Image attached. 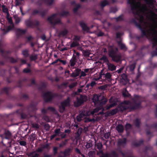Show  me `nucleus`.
Returning a JSON list of instances; mask_svg holds the SVG:
<instances>
[{
    "label": "nucleus",
    "instance_id": "obj_1",
    "mask_svg": "<svg viewBox=\"0 0 157 157\" xmlns=\"http://www.w3.org/2000/svg\"><path fill=\"white\" fill-rule=\"evenodd\" d=\"M140 96L135 95L133 98H132L133 101V102L134 105H130L129 106L127 105H121L120 106L121 109L122 111H125L130 109L131 110H135L140 109L141 107V101L140 100Z\"/></svg>",
    "mask_w": 157,
    "mask_h": 157
},
{
    "label": "nucleus",
    "instance_id": "obj_2",
    "mask_svg": "<svg viewBox=\"0 0 157 157\" xmlns=\"http://www.w3.org/2000/svg\"><path fill=\"white\" fill-rule=\"evenodd\" d=\"M118 50L117 48L113 46H110L108 48L109 56L111 57L112 60L116 62L121 61V56L118 53Z\"/></svg>",
    "mask_w": 157,
    "mask_h": 157
},
{
    "label": "nucleus",
    "instance_id": "obj_3",
    "mask_svg": "<svg viewBox=\"0 0 157 157\" xmlns=\"http://www.w3.org/2000/svg\"><path fill=\"white\" fill-rule=\"evenodd\" d=\"M43 97L45 101L48 102L51 101L53 99L59 97V95L57 93H52L51 92L48 91L44 93Z\"/></svg>",
    "mask_w": 157,
    "mask_h": 157
},
{
    "label": "nucleus",
    "instance_id": "obj_4",
    "mask_svg": "<svg viewBox=\"0 0 157 157\" xmlns=\"http://www.w3.org/2000/svg\"><path fill=\"white\" fill-rule=\"evenodd\" d=\"M77 101L74 102V106L76 107H78L82 105L87 100V97L85 95L80 94V97L76 98Z\"/></svg>",
    "mask_w": 157,
    "mask_h": 157
},
{
    "label": "nucleus",
    "instance_id": "obj_5",
    "mask_svg": "<svg viewBox=\"0 0 157 157\" xmlns=\"http://www.w3.org/2000/svg\"><path fill=\"white\" fill-rule=\"evenodd\" d=\"M25 23L27 27L29 28H33V27H38L40 26L39 21L36 20H35L33 21H32L31 20V17L29 19L25 20Z\"/></svg>",
    "mask_w": 157,
    "mask_h": 157
},
{
    "label": "nucleus",
    "instance_id": "obj_6",
    "mask_svg": "<svg viewBox=\"0 0 157 157\" xmlns=\"http://www.w3.org/2000/svg\"><path fill=\"white\" fill-rule=\"evenodd\" d=\"M70 98L68 97L67 99L61 102L60 105L59 107V111L60 113H63L65 110L66 107L70 105Z\"/></svg>",
    "mask_w": 157,
    "mask_h": 157
},
{
    "label": "nucleus",
    "instance_id": "obj_7",
    "mask_svg": "<svg viewBox=\"0 0 157 157\" xmlns=\"http://www.w3.org/2000/svg\"><path fill=\"white\" fill-rule=\"evenodd\" d=\"M127 3L130 5L131 9L132 12V13L134 15H138V11L135 12L134 10H136L138 6L137 3L136 2L135 0H127Z\"/></svg>",
    "mask_w": 157,
    "mask_h": 157
},
{
    "label": "nucleus",
    "instance_id": "obj_8",
    "mask_svg": "<svg viewBox=\"0 0 157 157\" xmlns=\"http://www.w3.org/2000/svg\"><path fill=\"white\" fill-rule=\"evenodd\" d=\"M56 16V14L54 13L48 18L47 20L51 25H55L57 24H61V20L60 19L54 21V18Z\"/></svg>",
    "mask_w": 157,
    "mask_h": 157
},
{
    "label": "nucleus",
    "instance_id": "obj_9",
    "mask_svg": "<svg viewBox=\"0 0 157 157\" xmlns=\"http://www.w3.org/2000/svg\"><path fill=\"white\" fill-rule=\"evenodd\" d=\"M54 2V0H38L35 4L39 6H41L43 3L50 6L52 5Z\"/></svg>",
    "mask_w": 157,
    "mask_h": 157
},
{
    "label": "nucleus",
    "instance_id": "obj_10",
    "mask_svg": "<svg viewBox=\"0 0 157 157\" xmlns=\"http://www.w3.org/2000/svg\"><path fill=\"white\" fill-rule=\"evenodd\" d=\"M48 11V10L46 9L43 10L41 11H39L37 10H33L31 15L32 16L38 14H39L43 17L45 16Z\"/></svg>",
    "mask_w": 157,
    "mask_h": 157
},
{
    "label": "nucleus",
    "instance_id": "obj_11",
    "mask_svg": "<svg viewBox=\"0 0 157 157\" xmlns=\"http://www.w3.org/2000/svg\"><path fill=\"white\" fill-rule=\"evenodd\" d=\"M72 149L70 148H67L65 149L63 151H61V153H63L64 155L63 156L59 155V157H66L67 156H69L70 154L72 152Z\"/></svg>",
    "mask_w": 157,
    "mask_h": 157
},
{
    "label": "nucleus",
    "instance_id": "obj_12",
    "mask_svg": "<svg viewBox=\"0 0 157 157\" xmlns=\"http://www.w3.org/2000/svg\"><path fill=\"white\" fill-rule=\"evenodd\" d=\"M121 40H120V41L118 42V45L119 47L121 50L124 52H125L127 50L128 48L122 42Z\"/></svg>",
    "mask_w": 157,
    "mask_h": 157
},
{
    "label": "nucleus",
    "instance_id": "obj_13",
    "mask_svg": "<svg viewBox=\"0 0 157 157\" xmlns=\"http://www.w3.org/2000/svg\"><path fill=\"white\" fill-rule=\"evenodd\" d=\"M126 138H124L123 139H119L117 140V144L119 146H124L126 144Z\"/></svg>",
    "mask_w": 157,
    "mask_h": 157
},
{
    "label": "nucleus",
    "instance_id": "obj_14",
    "mask_svg": "<svg viewBox=\"0 0 157 157\" xmlns=\"http://www.w3.org/2000/svg\"><path fill=\"white\" fill-rule=\"evenodd\" d=\"M26 31V29H22L20 28L17 29L16 31V34L17 36H20L25 34Z\"/></svg>",
    "mask_w": 157,
    "mask_h": 157
},
{
    "label": "nucleus",
    "instance_id": "obj_15",
    "mask_svg": "<svg viewBox=\"0 0 157 157\" xmlns=\"http://www.w3.org/2000/svg\"><path fill=\"white\" fill-rule=\"evenodd\" d=\"M26 109L30 112L34 111L36 109V105L33 103H31L27 107Z\"/></svg>",
    "mask_w": 157,
    "mask_h": 157
},
{
    "label": "nucleus",
    "instance_id": "obj_16",
    "mask_svg": "<svg viewBox=\"0 0 157 157\" xmlns=\"http://www.w3.org/2000/svg\"><path fill=\"white\" fill-rule=\"evenodd\" d=\"M106 64L107 66L108 69L109 71H113L116 70V67L114 64H112L110 63H108Z\"/></svg>",
    "mask_w": 157,
    "mask_h": 157
},
{
    "label": "nucleus",
    "instance_id": "obj_17",
    "mask_svg": "<svg viewBox=\"0 0 157 157\" xmlns=\"http://www.w3.org/2000/svg\"><path fill=\"white\" fill-rule=\"evenodd\" d=\"M18 105L21 107V110L22 111V113H21V119H24L26 117V115L23 113V112L24 109V107L23 106V104H19Z\"/></svg>",
    "mask_w": 157,
    "mask_h": 157
},
{
    "label": "nucleus",
    "instance_id": "obj_18",
    "mask_svg": "<svg viewBox=\"0 0 157 157\" xmlns=\"http://www.w3.org/2000/svg\"><path fill=\"white\" fill-rule=\"evenodd\" d=\"M10 88L7 87H5L2 88L0 91V94H2L5 93L6 95H9Z\"/></svg>",
    "mask_w": 157,
    "mask_h": 157
},
{
    "label": "nucleus",
    "instance_id": "obj_19",
    "mask_svg": "<svg viewBox=\"0 0 157 157\" xmlns=\"http://www.w3.org/2000/svg\"><path fill=\"white\" fill-rule=\"evenodd\" d=\"M92 100L95 105L98 104L99 102V96L97 94H95L94 95Z\"/></svg>",
    "mask_w": 157,
    "mask_h": 157
},
{
    "label": "nucleus",
    "instance_id": "obj_20",
    "mask_svg": "<svg viewBox=\"0 0 157 157\" xmlns=\"http://www.w3.org/2000/svg\"><path fill=\"white\" fill-rule=\"evenodd\" d=\"M116 129L119 133H122L124 130L123 126L121 124H118L116 127Z\"/></svg>",
    "mask_w": 157,
    "mask_h": 157
},
{
    "label": "nucleus",
    "instance_id": "obj_21",
    "mask_svg": "<svg viewBox=\"0 0 157 157\" xmlns=\"http://www.w3.org/2000/svg\"><path fill=\"white\" fill-rule=\"evenodd\" d=\"M80 25L82 27V29L83 31H88L89 30V28L83 22H80Z\"/></svg>",
    "mask_w": 157,
    "mask_h": 157
},
{
    "label": "nucleus",
    "instance_id": "obj_22",
    "mask_svg": "<svg viewBox=\"0 0 157 157\" xmlns=\"http://www.w3.org/2000/svg\"><path fill=\"white\" fill-rule=\"evenodd\" d=\"M27 80V79L26 78H24L22 79H19L17 83V86L19 88H21L22 86V83L26 82Z\"/></svg>",
    "mask_w": 157,
    "mask_h": 157
},
{
    "label": "nucleus",
    "instance_id": "obj_23",
    "mask_svg": "<svg viewBox=\"0 0 157 157\" xmlns=\"http://www.w3.org/2000/svg\"><path fill=\"white\" fill-rule=\"evenodd\" d=\"M68 33V31L67 29H64L63 30L60 31L59 35V36H66Z\"/></svg>",
    "mask_w": 157,
    "mask_h": 157
},
{
    "label": "nucleus",
    "instance_id": "obj_24",
    "mask_svg": "<svg viewBox=\"0 0 157 157\" xmlns=\"http://www.w3.org/2000/svg\"><path fill=\"white\" fill-rule=\"evenodd\" d=\"M133 122L136 127L137 128L140 127L141 123L140 119L136 118L133 121Z\"/></svg>",
    "mask_w": 157,
    "mask_h": 157
},
{
    "label": "nucleus",
    "instance_id": "obj_25",
    "mask_svg": "<svg viewBox=\"0 0 157 157\" xmlns=\"http://www.w3.org/2000/svg\"><path fill=\"white\" fill-rule=\"evenodd\" d=\"M109 3L107 0H104L101 2L100 6L103 8L105 6L109 5Z\"/></svg>",
    "mask_w": 157,
    "mask_h": 157
},
{
    "label": "nucleus",
    "instance_id": "obj_26",
    "mask_svg": "<svg viewBox=\"0 0 157 157\" xmlns=\"http://www.w3.org/2000/svg\"><path fill=\"white\" fill-rule=\"evenodd\" d=\"M122 95L124 98H130L131 97V94L128 93L126 89H125L124 91H123Z\"/></svg>",
    "mask_w": 157,
    "mask_h": 157
},
{
    "label": "nucleus",
    "instance_id": "obj_27",
    "mask_svg": "<svg viewBox=\"0 0 157 157\" xmlns=\"http://www.w3.org/2000/svg\"><path fill=\"white\" fill-rule=\"evenodd\" d=\"M74 41L72 42L70 45L71 48H72L78 46L79 45V42L77 41V40H74Z\"/></svg>",
    "mask_w": 157,
    "mask_h": 157
},
{
    "label": "nucleus",
    "instance_id": "obj_28",
    "mask_svg": "<svg viewBox=\"0 0 157 157\" xmlns=\"http://www.w3.org/2000/svg\"><path fill=\"white\" fill-rule=\"evenodd\" d=\"M22 54L25 58H27L29 56V51L28 50L25 49L22 51Z\"/></svg>",
    "mask_w": 157,
    "mask_h": 157
},
{
    "label": "nucleus",
    "instance_id": "obj_29",
    "mask_svg": "<svg viewBox=\"0 0 157 157\" xmlns=\"http://www.w3.org/2000/svg\"><path fill=\"white\" fill-rule=\"evenodd\" d=\"M130 22L131 23L135 25L136 26L138 27L139 25H141L140 23H138L136 20L134 18H132L131 19L130 21Z\"/></svg>",
    "mask_w": 157,
    "mask_h": 157
},
{
    "label": "nucleus",
    "instance_id": "obj_30",
    "mask_svg": "<svg viewBox=\"0 0 157 157\" xmlns=\"http://www.w3.org/2000/svg\"><path fill=\"white\" fill-rule=\"evenodd\" d=\"M100 60H103L104 62L106 63H109V61L105 55H103L102 57L100 58Z\"/></svg>",
    "mask_w": 157,
    "mask_h": 157
},
{
    "label": "nucleus",
    "instance_id": "obj_31",
    "mask_svg": "<svg viewBox=\"0 0 157 157\" xmlns=\"http://www.w3.org/2000/svg\"><path fill=\"white\" fill-rule=\"evenodd\" d=\"M4 135L5 136V138L6 139L10 138L11 136V132L9 131H6L4 133Z\"/></svg>",
    "mask_w": 157,
    "mask_h": 157
},
{
    "label": "nucleus",
    "instance_id": "obj_32",
    "mask_svg": "<svg viewBox=\"0 0 157 157\" xmlns=\"http://www.w3.org/2000/svg\"><path fill=\"white\" fill-rule=\"evenodd\" d=\"M124 15L121 14L119 15L118 17L114 18L116 20V21L118 22L119 21H122L124 20Z\"/></svg>",
    "mask_w": 157,
    "mask_h": 157
},
{
    "label": "nucleus",
    "instance_id": "obj_33",
    "mask_svg": "<svg viewBox=\"0 0 157 157\" xmlns=\"http://www.w3.org/2000/svg\"><path fill=\"white\" fill-rule=\"evenodd\" d=\"M146 126L149 129H151L153 127L156 129L157 128V123L153 124L151 125H149L148 124H146Z\"/></svg>",
    "mask_w": 157,
    "mask_h": 157
},
{
    "label": "nucleus",
    "instance_id": "obj_34",
    "mask_svg": "<svg viewBox=\"0 0 157 157\" xmlns=\"http://www.w3.org/2000/svg\"><path fill=\"white\" fill-rule=\"evenodd\" d=\"M78 60H75L71 59L70 61V64L71 67H74L76 64Z\"/></svg>",
    "mask_w": 157,
    "mask_h": 157
},
{
    "label": "nucleus",
    "instance_id": "obj_35",
    "mask_svg": "<svg viewBox=\"0 0 157 157\" xmlns=\"http://www.w3.org/2000/svg\"><path fill=\"white\" fill-rule=\"evenodd\" d=\"M102 99L101 101H99V102L100 103L101 105H103L105 104L107 101L106 98H105L104 97L102 96Z\"/></svg>",
    "mask_w": 157,
    "mask_h": 157
},
{
    "label": "nucleus",
    "instance_id": "obj_36",
    "mask_svg": "<svg viewBox=\"0 0 157 157\" xmlns=\"http://www.w3.org/2000/svg\"><path fill=\"white\" fill-rule=\"evenodd\" d=\"M132 125L129 123H127L125 125V128L126 130L127 131H128V130L131 129L132 128Z\"/></svg>",
    "mask_w": 157,
    "mask_h": 157
},
{
    "label": "nucleus",
    "instance_id": "obj_37",
    "mask_svg": "<svg viewBox=\"0 0 157 157\" xmlns=\"http://www.w3.org/2000/svg\"><path fill=\"white\" fill-rule=\"evenodd\" d=\"M153 42L152 48L157 50V40H151Z\"/></svg>",
    "mask_w": 157,
    "mask_h": 157
},
{
    "label": "nucleus",
    "instance_id": "obj_38",
    "mask_svg": "<svg viewBox=\"0 0 157 157\" xmlns=\"http://www.w3.org/2000/svg\"><path fill=\"white\" fill-rule=\"evenodd\" d=\"M29 57L31 61H35L37 59V56L36 55H32L29 56Z\"/></svg>",
    "mask_w": 157,
    "mask_h": 157
},
{
    "label": "nucleus",
    "instance_id": "obj_39",
    "mask_svg": "<svg viewBox=\"0 0 157 157\" xmlns=\"http://www.w3.org/2000/svg\"><path fill=\"white\" fill-rule=\"evenodd\" d=\"M144 141L143 140L139 141L138 142H135L133 143V145L136 147L140 146L143 144Z\"/></svg>",
    "mask_w": 157,
    "mask_h": 157
},
{
    "label": "nucleus",
    "instance_id": "obj_40",
    "mask_svg": "<svg viewBox=\"0 0 157 157\" xmlns=\"http://www.w3.org/2000/svg\"><path fill=\"white\" fill-rule=\"evenodd\" d=\"M118 109L117 108H116L114 109H112L110 113V114L111 115H113L116 114L118 112Z\"/></svg>",
    "mask_w": 157,
    "mask_h": 157
},
{
    "label": "nucleus",
    "instance_id": "obj_41",
    "mask_svg": "<svg viewBox=\"0 0 157 157\" xmlns=\"http://www.w3.org/2000/svg\"><path fill=\"white\" fill-rule=\"evenodd\" d=\"M136 62L130 65L129 66V70L131 71H133L136 66Z\"/></svg>",
    "mask_w": 157,
    "mask_h": 157
},
{
    "label": "nucleus",
    "instance_id": "obj_42",
    "mask_svg": "<svg viewBox=\"0 0 157 157\" xmlns=\"http://www.w3.org/2000/svg\"><path fill=\"white\" fill-rule=\"evenodd\" d=\"M141 31L142 35H146V33L144 29L142 27L141 24L139 25L137 27Z\"/></svg>",
    "mask_w": 157,
    "mask_h": 157
},
{
    "label": "nucleus",
    "instance_id": "obj_43",
    "mask_svg": "<svg viewBox=\"0 0 157 157\" xmlns=\"http://www.w3.org/2000/svg\"><path fill=\"white\" fill-rule=\"evenodd\" d=\"M101 75H105V78L106 79H110L112 76V75L109 72H107L106 74H101Z\"/></svg>",
    "mask_w": 157,
    "mask_h": 157
},
{
    "label": "nucleus",
    "instance_id": "obj_44",
    "mask_svg": "<svg viewBox=\"0 0 157 157\" xmlns=\"http://www.w3.org/2000/svg\"><path fill=\"white\" fill-rule=\"evenodd\" d=\"M69 13V12L67 11H63L60 13L59 14L61 16H66L68 15Z\"/></svg>",
    "mask_w": 157,
    "mask_h": 157
},
{
    "label": "nucleus",
    "instance_id": "obj_45",
    "mask_svg": "<svg viewBox=\"0 0 157 157\" xmlns=\"http://www.w3.org/2000/svg\"><path fill=\"white\" fill-rule=\"evenodd\" d=\"M46 87V86L45 84L44 83H42L39 87V90L42 91Z\"/></svg>",
    "mask_w": 157,
    "mask_h": 157
},
{
    "label": "nucleus",
    "instance_id": "obj_46",
    "mask_svg": "<svg viewBox=\"0 0 157 157\" xmlns=\"http://www.w3.org/2000/svg\"><path fill=\"white\" fill-rule=\"evenodd\" d=\"M122 104L127 106H129L130 105H132L131 103L129 101H124L122 102Z\"/></svg>",
    "mask_w": 157,
    "mask_h": 157
},
{
    "label": "nucleus",
    "instance_id": "obj_47",
    "mask_svg": "<svg viewBox=\"0 0 157 157\" xmlns=\"http://www.w3.org/2000/svg\"><path fill=\"white\" fill-rule=\"evenodd\" d=\"M2 8V11L4 13H6L8 11V9L6 7L5 5H3L1 6Z\"/></svg>",
    "mask_w": 157,
    "mask_h": 157
},
{
    "label": "nucleus",
    "instance_id": "obj_48",
    "mask_svg": "<svg viewBox=\"0 0 157 157\" xmlns=\"http://www.w3.org/2000/svg\"><path fill=\"white\" fill-rule=\"evenodd\" d=\"M67 141L68 140L67 139L65 140L64 141H62V143L59 144V147H62L65 146L66 144Z\"/></svg>",
    "mask_w": 157,
    "mask_h": 157
},
{
    "label": "nucleus",
    "instance_id": "obj_49",
    "mask_svg": "<svg viewBox=\"0 0 157 157\" xmlns=\"http://www.w3.org/2000/svg\"><path fill=\"white\" fill-rule=\"evenodd\" d=\"M80 5L79 4L77 5L76 7L73 9L74 13H77L78 9L80 7Z\"/></svg>",
    "mask_w": 157,
    "mask_h": 157
},
{
    "label": "nucleus",
    "instance_id": "obj_50",
    "mask_svg": "<svg viewBox=\"0 0 157 157\" xmlns=\"http://www.w3.org/2000/svg\"><path fill=\"white\" fill-rule=\"evenodd\" d=\"M118 157V155L115 151H112L110 157Z\"/></svg>",
    "mask_w": 157,
    "mask_h": 157
},
{
    "label": "nucleus",
    "instance_id": "obj_51",
    "mask_svg": "<svg viewBox=\"0 0 157 157\" xmlns=\"http://www.w3.org/2000/svg\"><path fill=\"white\" fill-rule=\"evenodd\" d=\"M116 104L115 103H113L112 104H110L109 105H107L106 106V109L107 110L109 109L110 108H111L116 105Z\"/></svg>",
    "mask_w": 157,
    "mask_h": 157
},
{
    "label": "nucleus",
    "instance_id": "obj_52",
    "mask_svg": "<svg viewBox=\"0 0 157 157\" xmlns=\"http://www.w3.org/2000/svg\"><path fill=\"white\" fill-rule=\"evenodd\" d=\"M14 24L8 26L7 28L6 32H8L10 30H11L13 29H14Z\"/></svg>",
    "mask_w": 157,
    "mask_h": 157
},
{
    "label": "nucleus",
    "instance_id": "obj_53",
    "mask_svg": "<svg viewBox=\"0 0 157 157\" xmlns=\"http://www.w3.org/2000/svg\"><path fill=\"white\" fill-rule=\"evenodd\" d=\"M82 128L81 127L79 128L76 132V134L78 136H80L82 133Z\"/></svg>",
    "mask_w": 157,
    "mask_h": 157
},
{
    "label": "nucleus",
    "instance_id": "obj_54",
    "mask_svg": "<svg viewBox=\"0 0 157 157\" xmlns=\"http://www.w3.org/2000/svg\"><path fill=\"white\" fill-rule=\"evenodd\" d=\"M14 19L15 20V23L16 24H18L19 23L21 20L20 18L18 17H14Z\"/></svg>",
    "mask_w": 157,
    "mask_h": 157
},
{
    "label": "nucleus",
    "instance_id": "obj_55",
    "mask_svg": "<svg viewBox=\"0 0 157 157\" xmlns=\"http://www.w3.org/2000/svg\"><path fill=\"white\" fill-rule=\"evenodd\" d=\"M81 71V69H79L78 68H77L75 70L74 72L75 73V74H76L77 75H78V76Z\"/></svg>",
    "mask_w": 157,
    "mask_h": 157
},
{
    "label": "nucleus",
    "instance_id": "obj_56",
    "mask_svg": "<svg viewBox=\"0 0 157 157\" xmlns=\"http://www.w3.org/2000/svg\"><path fill=\"white\" fill-rule=\"evenodd\" d=\"M81 117L82 118H83L84 117L86 116L87 114V113L85 114V111H82L81 113L79 114Z\"/></svg>",
    "mask_w": 157,
    "mask_h": 157
},
{
    "label": "nucleus",
    "instance_id": "obj_57",
    "mask_svg": "<svg viewBox=\"0 0 157 157\" xmlns=\"http://www.w3.org/2000/svg\"><path fill=\"white\" fill-rule=\"evenodd\" d=\"M155 49V50L151 52V55L152 57H154L155 56H157V50L155 48H153Z\"/></svg>",
    "mask_w": 157,
    "mask_h": 157
},
{
    "label": "nucleus",
    "instance_id": "obj_58",
    "mask_svg": "<svg viewBox=\"0 0 157 157\" xmlns=\"http://www.w3.org/2000/svg\"><path fill=\"white\" fill-rule=\"evenodd\" d=\"M97 145V148L99 150H101L103 147V145L102 144L100 143H98Z\"/></svg>",
    "mask_w": 157,
    "mask_h": 157
},
{
    "label": "nucleus",
    "instance_id": "obj_59",
    "mask_svg": "<svg viewBox=\"0 0 157 157\" xmlns=\"http://www.w3.org/2000/svg\"><path fill=\"white\" fill-rule=\"evenodd\" d=\"M47 110H49L52 112H55L56 111L54 107L51 106L48 107L47 108Z\"/></svg>",
    "mask_w": 157,
    "mask_h": 157
},
{
    "label": "nucleus",
    "instance_id": "obj_60",
    "mask_svg": "<svg viewBox=\"0 0 157 157\" xmlns=\"http://www.w3.org/2000/svg\"><path fill=\"white\" fill-rule=\"evenodd\" d=\"M110 136V132H109L105 133L104 134V137L106 139H108Z\"/></svg>",
    "mask_w": 157,
    "mask_h": 157
},
{
    "label": "nucleus",
    "instance_id": "obj_61",
    "mask_svg": "<svg viewBox=\"0 0 157 157\" xmlns=\"http://www.w3.org/2000/svg\"><path fill=\"white\" fill-rule=\"evenodd\" d=\"M94 153V151H90L88 152V155L89 157H93Z\"/></svg>",
    "mask_w": 157,
    "mask_h": 157
},
{
    "label": "nucleus",
    "instance_id": "obj_62",
    "mask_svg": "<svg viewBox=\"0 0 157 157\" xmlns=\"http://www.w3.org/2000/svg\"><path fill=\"white\" fill-rule=\"evenodd\" d=\"M58 148L57 147H53V152L54 155H56L57 153V151Z\"/></svg>",
    "mask_w": 157,
    "mask_h": 157
},
{
    "label": "nucleus",
    "instance_id": "obj_63",
    "mask_svg": "<svg viewBox=\"0 0 157 157\" xmlns=\"http://www.w3.org/2000/svg\"><path fill=\"white\" fill-rule=\"evenodd\" d=\"M32 126L33 128L36 129H38L39 128L38 124L36 123H34L32 124Z\"/></svg>",
    "mask_w": 157,
    "mask_h": 157
},
{
    "label": "nucleus",
    "instance_id": "obj_64",
    "mask_svg": "<svg viewBox=\"0 0 157 157\" xmlns=\"http://www.w3.org/2000/svg\"><path fill=\"white\" fill-rule=\"evenodd\" d=\"M99 157H110V156L109 155L108 153L106 152L105 153L102 155L100 156Z\"/></svg>",
    "mask_w": 157,
    "mask_h": 157
}]
</instances>
